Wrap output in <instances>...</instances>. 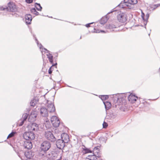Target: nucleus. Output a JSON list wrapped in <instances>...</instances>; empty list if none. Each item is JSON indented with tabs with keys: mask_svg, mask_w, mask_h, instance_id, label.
<instances>
[{
	"mask_svg": "<svg viewBox=\"0 0 160 160\" xmlns=\"http://www.w3.org/2000/svg\"><path fill=\"white\" fill-rule=\"evenodd\" d=\"M108 18L107 16H105L104 17H102L100 21V23L102 24H104L106 23L108 19Z\"/></svg>",
	"mask_w": 160,
	"mask_h": 160,
	"instance_id": "nucleus-22",
	"label": "nucleus"
},
{
	"mask_svg": "<svg viewBox=\"0 0 160 160\" xmlns=\"http://www.w3.org/2000/svg\"><path fill=\"white\" fill-rule=\"evenodd\" d=\"M23 138L25 140H33L35 138V135L33 132H25L23 135Z\"/></svg>",
	"mask_w": 160,
	"mask_h": 160,
	"instance_id": "nucleus-5",
	"label": "nucleus"
},
{
	"mask_svg": "<svg viewBox=\"0 0 160 160\" xmlns=\"http://www.w3.org/2000/svg\"><path fill=\"white\" fill-rule=\"evenodd\" d=\"M103 128H106L107 126H108V124L106 123V122H104L103 123Z\"/></svg>",
	"mask_w": 160,
	"mask_h": 160,
	"instance_id": "nucleus-32",
	"label": "nucleus"
},
{
	"mask_svg": "<svg viewBox=\"0 0 160 160\" xmlns=\"http://www.w3.org/2000/svg\"><path fill=\"white\" fill-rule=\"evenodd\" d=\"M51 121L53 127L57 128L59 126L60 121L56 116H52L51 118Z\"/></svg>",
	"mask_w": 160,
	"mask_h": 160,
	"instance_id": "nucleus-7",
	"label": "nucleus"
},
{
	"mask_svg": "<svg viewBox=\"0 0 160 160\" xmlns=\"http://www.w3.org/2000/svg\"><path fill=\"white\" fill-rule=\"evenodd\" d=\"M47 57L48 58L51 64H52L53 61V56L50 53L47 54Z\"/></svg>",
	"mask_w": 160,
	"mask_h": 160,
	"instance_id": "nucleus-25",
	"label": "nucleus"
},
{
	"mask_svg": "<svg viewBox=\"0 0 160 160\" xmlns=\"http://www.w3.org/2000/svg\"><path fill=\"white\" fill-rule=\"evenodd\" d=\"M44 136L46 139L51 142H54L56 140V138L51 131H45L44 133Z\"/></svg>",
	"mask_w": 160,
	"mask_h": 160,
	"instance_id": "nucleus-4",
	"label": "nucleus"
},
{
	"mask_svg": "<svg viewBox=\"0 0 160 160\" xmlns=\"http://www.w3.org/2000/svg\"><path fill=\"white\" fill-rule=\"evenodd\" d=\"M103 103L104 104L106 111L109 110L111 106V104L110 102L107 101L103 102Z\"/></svg>",
	"mask_w": 160,
	"mask_h": 160,
	"instance_id": "nucleus-21",
	"label": "nucleus"
},
{
	"mask_svg": "<svg viewBox=\"0 0 160 160\" xmlns=\"http://www.w3.org/2000/svg\"><path fill=\"white\" fill-rule=\"evenodd\" d=\"M94 22H91V23H88V24H86V25H85V26L87 27V28H88L89 27H90V24H92V23H93Z\"/></svg>",
	"mask_w": 160,
	"mask_h": 160,
	"instance_id": "nucleus-35",
	"label": "nucleus"
},
{
	"mask_svg": "<svg viewBox=\"0 0 160 160\" xmlns=\"http://www.w3.org/2000/svg\"><path fill=\"white\" fill-rule=\"evenodd\" d=\"M100 147L99 146H97L95 147L92 151V155H94L97 157L99 158L100 157V155L99 153V148Z\"/></svg>",
	"mask_w": 160,
	"mask_h": 160,
	"instance_id": "nucleus-11",
	"label": "nucleus"
},
{
	"mask_svg": "<svg viewBox=\"0 0 160 160\" xmlns=\"http://www.w3.org/2000/svg\"><path fill=\"white\" fill-rule=\"evenodd\" d=\"M61 140L65 143H68L69 141V136L65 133H63L61 135Z\"/></svg>",
	"mask_w": 160,
	"mask_h": 160,
	"instance_id": "nucleus-13",
	"label": "nucleus"
},
{
	"mask_svg": "<svg viewBox=\"0 0 160 160\" xmlns=\"http://www.w3.org/2000/svg\"><path fill=\"white\" fill-rule=\"evenodd\" d=\"M116 28V27L113 24H108L106 26V28L107 29L110 30V31H114V30L113 29Z\"/></svg>",
	"mask_w": 160,
	"mask_h": 160,
	"instance_id": "nucleus-23",
	"label": "nucleus"
},
{
	"mask_svg": "<svg viewBox=\"0 0 160 160\" xmlns=\"http://www.w3.org/2000/svg\"><path fill=\"white\" fill-rule=\"evenodd\" d=\"M24 155L27 158L29 159L31 158L34 155L33 153L30 151L25 152Z\"/></svg>",
	"mask_w": 160,
	"mask_h": 160,
	"instance_id": "nucleus-18",
	"label": "nucleus"
},
{
	"mask_svg": "<svg viewBox=\"0 0 160 160\" xmlns=\"http://www.w3.org/2000/svg\"><path fill=\"white\" fill-rule=\"evenodd\" d=\"M35 6L38 10L40 11H41L42 10V8L39 3H35Z\"/></svg>",
	"mask_w": 160,
	"mask_h": 160,
	"instance_id": "nucleus-26",
	"label": "nucleus"
},
{
	"mask_svg": "<svg viewBox=\"0 0 160 160\" xmlns=\"http://www.w3.org/2000/svg\"><path fill=\"white\" fill-rule=\"evenodd\" d=\"M78 152V151H76V152Z\"/></svg>",
	"mask_w": 160,
	"mask_h": 160,
	"instance_id": "nucleus-41",
	"label": "nucleus"
},
{
	"mask_svg": "<svg viewBox=\"0 0 160 160\" xmlns=\"http://www.w3.org/2000/svg\"><path fill=\"white\" fill-rule=\"evenodd\" d=\"M37 117V115L34 113H32L28 118L29 122H32L35 121Z\"/></svg>",
	"mask_w": 160,
	"mask_h": 160,
	"instance_id": "nucleus-16",
	"label": "nucleus"
},
{
	"mask_svg": "<svg viewBox=\"0 0 160 160\" xmlns=\"http://www.w3.org/2000/svg\"><path fill=\"white\" fill-rule=\"evenodd\" d=\"M100 97L103 101L107 99L108 98L109 96L107 95H101Z\"/></svg>",
	"mask_w": 160,
	"mask_h": 160,
	"instance_id": "nucleus-27",
	"label": "nucleus"
},
{
	"mask_svg": "<svg viewBox=\"0 0 160 160\" xmlns=\"http://www.w3.org/2000/svg\"><path fill=\"white\" fill-rule=\"evenodd\" d=\"M28 116V114L27 113L24 114L23 115L22 118V121L21 122V123L20 124L19 126H21L23 124L24 121H25L27 119Z\"/></svg>",
	"mask_w": 160,
	"mask_h": 160,
	"instance_id": "nucleus-20",
	"label": "nucleus"
},
{
	"mask_svg": "<svg viewBox=\"0 0 160 160\" xmlns=\"http://www.w3.org/2000/svg\"><path fill=\"white\" fill-rule=\"evenodd\" d=\"M40 46H40V49H41V47H42V46L41 44H40Z\"/></svg>",
	"mask_w": 160,
	"mask_h": 160,
	"instance_id": "nucleus-38",
	"label": "nucleus"
},
{
	"mask_svg": "<svg viewBox=\"0 0 160 160\" xmlns=\"http://www.w3.org/2000/svg\"><path fill=\"white\" fill-rule=\"evenodd\" d=\"M30 130L33 131H37L39 129L38 125L36 123H32L29 126Z\"/></svg>",
	"mask_w": 160,
	"mask_h": 160,
	"instance_id": "nucleus-14",
	"label": "nucleus"
},
{
	"mask_svg": "<svg viewBox=\"0 0 160 160\" xmlns=\"http://www.w3.org/2000/svg\"><path fill=\"white\" fill-rule=\"evenodd\" d=\"M142 18L143 20H144V17L143 16H142Z\"/></svg>",
	"mask_w": 160,
	"mask_h": 160,
	"instance_id": "nucleus-39",
	"label": "nucleus"
},
{
	"mask_svg": "<svg viewBox=\"0 0 160 160\" xmlns=\"http://www.w3.org/2000/svg\"><path fill=\"white\" fill-rule=\"evenodd\" d=\"M26 1L28 3H31L32 2L33 0H26Z\"/></svg>",
	"mask_w": 160,
	"mask_h": 160,
	"instance_id": "nucleus-34",
	"label": "nucleus"
},
{
	"mask_svg": "<svg viewBox=\"0 0 160 160\" xmlns=\"http://www.w3.org/2000/svg\"><path fill=\"white\" fill-rule=\"evenodd\" d=\"M97 158L94 155H90L88 156L85 158L86 160H96Z\"/></svg>",
	"mask_w": 160,
	"mask_h": 160,
	"instance_id": "nucleus-24",
	"label": "nucleus"
},
{
	"mask_svg": "<svg viewBox=\"0 0 160 160\" xmlns=\"http://www.w3.org/2000/svg\"><path fill=\"white\" fill-rule=\"evenodd\" d=\"M23 147L25 148L30 149L32 148V144L30 140H25L24 141Z\"/></svg>",
	"mask_w": 160,
	"mask_h": 160,
	"instance_id": "nucleus-9",
	"label": "nucleus"
},
{
	"mask_svg": "<svg viewBox=\"0 0 160 160\" xmlns=\"http://www.w3.org/2000/svg\"><path fill=\"white\" fill-rule=\"evenodd\" d=\"M7 10L12 12H15L17 11V8L14 3L9 2L8 4V7L3 8L2 7H0V10Z\"/></svg>",
	"mask_w": 160,
	"mask_h": 160,
	"instance_id": "nucleus-3",
	"label": "nucleus"
},
{
	"mask_svg": "<svg viewBox=\"0 0 160 160\" xmlns=\"http://www.w3.org/2000/svg\"><path fill=\"white\" fill-rule=\"evenodd\" d=\"M37 102L36 100L35 99H33L31 101L30 103V105L32 107H34Z\"/></svg>",
	"mask_w": 160,
	"mask_h": 160,
	"instance_id": "nucleus-28",
	"label": "nucleus"
},
{
	"mask_svg": "<svg viewBox=\"0 0 160 160\" xmlns=\"http://www.w3.org/2000/svg\"><path fill=\"white\" fill-rule=\"evenodd\" d=\"M44 49L45 51H44V52H45L46 53H48L49 52V51H48V50H47L45 48H44Z\"/></svg>",
	"mask_w": 160,
	"mask_h": 160,
	"instance_id": "nucleus-36",
	"label": "nucleus"
},
{
	"mask_svg": "<svg viewBox=\"0 0 160 160\" xmlns=\"http://www.w3.org/2000/svg\"><path fill=\"white\" fill-rule=\"evenodd\" d=\"M36 40L37 41V44H38V41L37 40V39H36Z\"/></svg>",
	"mask_w": 160,
	"mask_h": 160,
	"instance_id": "nucleus-37",
	"label": "nucleus"
},
{
	"mask_svg": "<svg viewBox=\"0 0 160 160\" xmlns=\"http://www.w3.org/2000/svg\"><path fill=\"white\" fill-rule=\"evenodd\" d=\"M113 12V11H112V12H108V13H111V12Z\"/></svg>",
	"mask_w": 160,
	"mask_h": 160,
	"instance_id": "nucleus-40",
	"label": "nucleus"
},
{
	"mask_svg": "<svg viewBox=\"0 0 160 160\" xmlns=\"http://www.w3.org/2000/svg\"><path fill=\"white\" fill-rule=\"evenodd\" d=\"M82 152L84 154L88 153H92V151L88 148H86L84 145H82Z\"/></svg>",
	"mask_w": 160,
	"mask_h": 160,
	"instance_id": "nucleus-19",
	"label": "nucleus"
},
{
	"mask_svg": "<svg viewBox=\"0 0 160 160\" xmlns=\"http://www.w3.org/2000/svg\"><path fill=\"white\" fill-rule=\"evenodd\" d=\"M137 2V0H124L118 6L121 8L132 9L134 8V5Z\"/></svg>",
	"mask_w": 160,
	"mask_h": 160,
	"instance_id": "nucleus-1",
	"label": "nucleus"
},
{
	"mask_svg": "<svg viewBox=\"0 0 160 160\" xmlns=\"http://www.w3.org/2000/svg\"><path fill=\"white\" fill-rule=\"evenodd\" d=\"M48 105L47 107V110L48 112L50 113L54 112L55 111V107L52 103H49L48 101H47Z\"/></svg>",
	"mask_w": 160,
	"mask_h": 160,
	"instance_id": "nucleus-8",
	"label": "nucleus"
},
{
	"mask_svg": "<svg viewBox=\"0 0 160 160\" xmlns=\"http://www.w3.org/2000/svg\"><path fill=\"white\" fill-rule=\"evenodd\" d=\"M138 97L132 94H131L128 96V99L129 102H131L134 103L138 99Z\"/></svg>",
	"mask_w": 160,
	"mask_h": 160,
	"instance_id": "nucleus-15",
	"label": "nucleus"
},
{
	"mask_svg": "<svg viewBox=\"0 0 160 160\" xmlns=\"http://www.w3.org/2000/svg\"><path fill=\"white\" fill-rule=\"evenodd\" d=\"M40 113L41 115L43 117H47L48 113L47 109L45 107H42L40 108Z\"/></svg>",
	"mask_w": 160,
	"mask_h": 160,
	"instance_id": "nucleus-12",
	"label": "nucleus"
},
{
	"mask_svg": "<svg viewBox=\"0 0 160 160\" xmlns=\"http://www.w3.org/2000/svg\"><path fill=\"white\" fill-rule=\"evenodd\" d=\"M57 65V63H56L55 64H52V66L49 68L48 70V72L49 74H51L52 73V71L53 70V68L52 67L53 66H55L56 65Z\"/></svg>",
	"mask_w": 160,
	"mask_h": 160,
	"instance_id": "nucleus-30",
	"label": "nucleus"
},
{
	"mask_svg": "<svg viewBox=\"0 0 160 160\" xmlns=\"http://www.w3.org/2000/svg\"><path fill=\"white\" fill-rule=\"evenodd\" d=\"M16 133V132H12L11 133L9 134L8 137V138H12L13 137L15 134Z\"/></svg>",
	"mask_w": 160,
	"mask_h": 160,
	"instance_id": "nucleus-31",
	"label": "nucleus"
},
{
	"mask_svg": "<svg viewBox=\"0 0 160 160\" xmlns=\"http://www.w3.org/2000/svg\"><path fill=\"white\" fill-rule=\"evenodd\" d=\"M117 18L118 20L121 22H125L127 20L126 14L124 13L120 12Z\"/></svg>",
	"mask_w": 160,
	"mask_h": 160,
	"instance_id": "nucleus-6",
	"label": "nucleus"
},
{
	"mask_svg": "<svg viewBox=\"0 0 160 160\" xmlns=\"http://www.w3.org/2000/svg\"><path fill=\"white\" fill-rule=\"evenodd\" d=\"M100 32H104V31H103V30H101L100 31H99V30H97L95 28L94 29V32H96V33H99Z\"/></svg>",
	"mask_w": 160,
	"mask_h": 160,
	"instance_id": "nucleus-33",
	"label": "nucleus"
},
{
	"mask_svg": "<svg viewBox=\"0 0 160 160\" xmlns=\"http://www.w3.org/2000/svg\"><path fill=\"white\" fill-rule=\"evenodd\" d=\"M31 11L32 13H33L37 15L39 14V13L36 11V9L34 8L31 9Z\"/></svg>",
	"mask_w": 160,
	"mask_h": 160,
	"instance_id": "nucleus-29",
	"label": "nucleus"
},
{
	"mask_svg": "<svg viewBox=\"0 0 160 160\" xmlns=\"http://www.w3.org/2000/svg\"><path fill=\"white\" fill-rule=\"evenodd\" d=\"M65 143L61 139H59L56 141V145L58 148L62 149L65 146Z\"/></svg>",
	"mask_w": 160,
	"mask_h": 160,
	"instance_id": "nucleus-10",
	"label": "nucleus"
},
{
	"mask_svg": "<svg viewBox=\"0 0 160 160\" xmlns=\"http://www.w3.org/2000/svg\"><path fill=\"white\" fill-rule=\"evenodd\" d=\"M51 146V144L49 142L47 141L43 142L41 146L42 151L39 153V155L46 156V152L49 149Z\"/></svg>",
	"mask_w": 160,
	"mask_h": 160,
	"instance_id": "nucleus-2",
	"label": "nucleus"
},
{
	"mask_svg": "<svg viewBox=\"0 0 160 160\" xmlns=\"http://www.w3.org/2000/svg\"><path fill=\"white\" fill-rule=\"evenodd\" d=\"M25 18L26 23L28 24H30L32 20L31 15L30 14H27L25 15Z\"/></svg>",
	"mask_w": 160,
	"mask_h": 160,
	"instance_id": "nucleus-17",
	"label": "nucleus"
}]
</instances>
